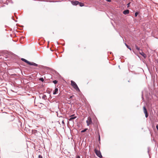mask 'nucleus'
<instances>
[{
	"mask_svg": "<svg viewBox=\"0 0 158 158\" xmlns=\"http://www.w3.org/2000/svg\"><path fill=\"white\" fill-rule=\"evenodd\" d=\"M21 60L24 62L25 63H27V64L30 65H33L37 67L38 66V64L34 63V62H30L27 60L23 58H21Z\"/></svg>",
	"mask_w": 158,
	"mask_h": 158,
	"instance_id": "obj_1",
	"label": "nucleus"
},
{
	"mask_svg": "<svg viewBox=\"0 0 158 158\" xmlns=\"http://www.w3.org/2000/svg\"><path fill=\"white\" fill-rule=\"evenodd\" d=\"M71 84L73 88L77 91H80V90L79 88L77 85L74 81L72 80L71 81Z\"/></svg>",
	"mask_w": 158,
	"mask_h": 158,
	"instance_id": "obj_2",
	"label": "nucleus"
},
{
	"mask_svg": "<svg viewBox=\"0 0 158 158\" xmlns=\"http://www.w3.org/2000/svg\"><path fill=\"white\" fill-rule=\"evenodd\" d=\"M95 152L96 155L100 158H102V155L100 151L97 150L96 149L94 150Z\"/></svg>",
	"mask_w": 158,
	"mask_h": 158,
	"instance_id": "obj_3",
	"label": "nucleus"
},
{
	"mask_svg": "<svg viewBox=\"0 0 158 158\" xmlns=\"http://www.w3.org/2000/svg\"><path fill=\"white\" fill-rule=\"evenodd\" d=\"M86 123H87V125L89 126L92 123V120L91 117H88V119L86 121Z\"/></svg>",
	"mask_w": 158,
	"mask_h": 158,
	"instance_id": "obj_4",
	"label": "nucleus"
},
{
	"mask_svg": "<svg viewBox=\"0 0 158 158\" xmlns=\"http://www.w3.org/2000/svg\"><path fill=\"white\" fill-rule=\"evenodd\" d=\"M69 1L71 2V4L73 6H77L79 3V2L77 1H72L69 0Z\"/></svg>",
	"mask_w": 158,
	"mask_h": 158,
	"instance_id": "obj_5",
	"label": "nucleus"
},
{
	"mask_svg": "<svg viewBox=\"0 0 158 158\" xmlns=\"http://www.w3.org/2000/svg\"><path fill=\"white\" fill-rule=\"evenodd\" d=\"M139 53L142 55L144 58H145L147 57V56L146 54L143 52L141 50L139 52Z\"/></svg>",
	"mask_w": 158,
	"mask_h": 158,
	"instance_id": "obj_6",
	"label": "nucleus"
},
{
	"mask_svg": "<svg viewBox=\"0 0 158 158\" xmlns=\"http://www.w3.org/2000/svg\"><path fill=\"white\" fill-rule=\"evenodd\" d=\"M74 115H75L74 114H73L71 115L70 116V118L69 119V120L70 121H72V120H73L74 119H75L77 118V117L75 116Z\"/></svg>",
	"mask_w": 158,
	"mask_h": 158,
	"instance_id": "obj_7",
	"label": "nucleus"
},
{
	"mask_svg": "<svg viewBox=\"0 0 158 158\" xmlns=\"http://www.w3.org/2000/svg\"><path fill=\"white\" fill-rule=\"evenodd\" d=\"M129 10L128 9H127L126 10H124L123 12V14L125 15H127L129 13Z\"/></svg>",
	"mask_w": 158,
	"mask_h": 158,
	"instance_id": "obj_8",
	"label": "nucleus"
},
{
	"mask_svg": "<svg viewBox=\"0 0 158 158\" xmlns=\"http://www.w3.org/2000/svg\"><path fill=\"white\" fill-rule=\"evenodd\" d=\"M41 97L44 100H46L47 99V96L45 95L42 94V95H40V97L41 98Z\"/></svg>",
	"mask_w": 158,
	"mask_h": 158,
	"instance_id": "obj_9",
	"label": "nucleus"
},
{
	"mask_svg": "<svg viewBox=\"0 0 158 158\" xmlns=\"http://www.w3.org/2000/svg\"><path fill=\"white\" fill-rule=\"evenodd\" d=\"M58 91V88H56L55 89V90L53 91V94L55 95L57 94Z\"/></svg>",
	"mask_w": 158,
	"mask_h": 158,
	"instance_id": "obj_10",
	"label": "nucleus"
},
{
	"mask_svg": "<svg viewBox=\"0 0 158 158\" xmlns=\"http://www.w3.org/2000/svg\"><path fill=\"white\" fill-rule=\"evenodd\" d=\"M80 6L82 7L84 6V4L81 2H79V3H78V4Z\"/></svg>",
	"mask_w": 158,
	"mask_h": 158,
	"instance_id": "obj_11",
	"label": "nucleus"
},
{
	"mask_svg": "<svg viewBox=\"0 0 158 158\" xmlns=\"http://www.w3.org/2000/svg\"><path fill=\"white\" fill-rule=\"evenodd\" d=\"M143 110L144 113V114L148 113L147 109L145 106H143Z\"/></svg>",
	"mask_w": 158,
	"mask_h": 158,
	"instance_id": "obj_12",
	"label": "nucleus"
},
{
	"mask_svg": "<svg viewBox=\"0 0 158 158\" xmlns=\"http://www.w3.org/2000/svg\"><path fill=\"white\" fill-rule=\"evenodd\" d=\"M38 132L37 130H32V134H35L36 133Z\"/></svg>",
	"mask_w": 158,
	"mask_h": 158,
	"instance_id": "obj_13",
	"label": "nucleus"
},
{
	"mask_svg": "<svg viewBox=\"0 0 158 158\" xmlns=\"http://www.w3.org/2000/svg\"><path fill=\"white\" fill-rule=\"evenodd\" d=\"M125 45L128 48L130 49L131 51V48L130 46L128 45L126 43H125Z\"/></svg>",
	"mask_w": 158,
	"mask_h": 158,
	"instance_id": "obj_14",
	"label": "nucleus"
},
{
	"mask_svg": "<svg viewBox=\"0 0 158 158\" xmlns=\"http://www.w3.org/2000/svg\"><path fill=\"white\" fill-rule=\"evenodd\" d=\"M135 48L139 52L141 50L139 48V47L137 45H135Z\"/></svg>",
	"mask_w": 158,
	"mask_h": 158,
	"instance_id": "obj_15",
	"label": "nucleus"
},
{
	"mask_svg": "<svg viewBox=\"0 0 158 158\" xmlns=\"http://www.w3.org/2000/svg\"><path fill=\"white\" fill-rule=\"evenodd\" d=\"M139 14V12L138 11H136L135 14V16L136 17Z\"/></svg>",
	"mask_w": 158,
	"mask_h": 158,
	"instance_id": "obj_16",
	"label": "nucleus"
},
{
	"mask_svg": "<svg viewBox=\"0 0 158 158\" xmlns=\"http://www.w3.org/2000/svg\"><path fill=\"white\" fill-rule=\"evenodd\" d=\"M98 141H99V143H100V134H99V132H98Z\"/></svg>",
	"mask_w": 158,
	"mask_h": 158,
	"instance_id": "obj_17",
	"label": "nucleus"
},
{
	"mask_svg": "<svg viewBox=\"0 0 158 158\" xmlns=\"http://www.w3.org/2000/svg\"><path fill=\"white\" fill-rule=\"evenodd\" d=\"M88 130V129L87 128H85V129H84V130H82L81 131V133H83V132H85L87 130Z\"/></svg>",
	"mask_w": 158,
	"mask_h": 158,
	"instance_id": "obj_18",
	"label": "nucleus"
},
{
	"mask_svg": "<svg viewBox=\"0 0 158 158\" xmlns=\"http://www.w3.org/2000/svg\"><path fill=\"white\" fill-rule=\"evenodd\" d=\"M39 80L41 81L42 82H43L44 81V78L43 77H40L39 78Z\"/></svg>",
	"mask_w": 158,
	"mask_h": 158,
	"instance_id": "obj_19",
	"label": "nucleus"
},
{
	"mask_svg": "<svg viewBox=\"0 0 158 158\" xmlns=\"http://www.w3.org/2000/svg\"><path fill=\"white\" fill-rule=\"evenodd\" d=\"M53 82L55 84H56L57 82H58V81L56 80H54L53 81Z\"/></svg>",
	"mask_w": 158,
	"mask_h": 158,
	"instance_id": "obj_20",
	"label": "nucleus"
},
{
	"mask_svg": "<svg viewBox=\"0 0 158 158\" xmlns=\"http://www.w3.org/2000/svg\"><path fill=\"white\" fill-rule=\"evenodd\" d=\"M74 97V96L73 95L70 96L69 98H68V99H72L73 97Z\"/></svg>",
	"mask_w": 158,
	"mask_h": 158,
	"instance_id": "obj_21",
	"label": "nucleus"
},
{
	"mask_svg": "<svg viewBox=\"0 0 158 158\" xmlns=\"http://www.w3.org/2000/svg\"><path fill=\"white\" fill-rule=\"evenodd\" d=\"M148 153L149 155L150 156V154H149V151L150 150V148L149 147H148Z\"/></svg>",
	"mask_w": 158,
	"mask_h": 158,
	"instance_id": "obj_22",
	"label": "nucleus"
},
{
	"mask_svg": "<svg viewBox=\"0 0 158 158\" xmlns=\"http://www.w3.org/2000/svg\"><path fill=\"white\" fill-rule=\"evenodd\" d=\"M130 4H131V2H129V3H128L127 4V8H128V7H129L130 6Z\"/></svg>",
	"mask_w": 158,
	"mask_h": 158,
	"instance_id": "obj_23",
	"label": "nucleus"
},
{
	"mask_svg": "<svg viewBox=\"0 0 158 158\" xmlns=\"http://www.w3.org/2000/svg\"><path fill=\"white\" fill-rule=\"evenodd\" d=\"M145 116L146 117V118H147L148 117V113H145Z\"/></svg>",
	"mask_w": 158,
	"mask_h": 158,
	"instance_id": "obj_24",
	"label": "nucleus"
},
{
	"mask_svg": "<svg viewBox=\"0 0 158 158\" xmlns=\"http://www.w3.org/2000/svg\"><path fill=\"white\" fill-rule=\"evenodd\" d=\"M38 158H43V156L41 155H39Z\"/></svg>",
	"mask_w": 158,
	"mask_h": 158,
	"instance_id": "obj_25",
	"label": "nucleus"
},
{
	"mask_svg": "<svg viewBox=\"0 0 158 158\" xmlns=\"http://www.w3.org/2000/svg\"><path fill=\"white\" fill-rule=\"evenodd\" d=\"M76 158H80V156H77Z\"/></svg>",
	"mask_w": 158,
	"mask_h": 158,
	"instance_id": "obj_26",
	"label": "nucleus"
},
{
	"mask_svg": "<svg viewBox=\"0 0 158 158\" xmlns=\"http://www.w3.org/2000/svg\"><path fill=\"white\" fill-rule=\"evenodd\" d=\"M156 127L158 131V124H157L156 126Z\"/></svg>",
	"mask_w": 158,
	"mask_h": 158,
	"instance_id": "obj_27",
	"label": "nucleus"
},
{
	"mask_svg": "<svg viewBox=\"0 0 158 158\" xmlns=\"http://www.w3.org/2000/svg\"><path fill=\"white\" fill-rule=\"evenodd\" d=\"M106 1L107 2H111V0H106Z\"/></svg>",
	"mask_w": 158,
	"mask_h": 158,
	"instance_id": "obj_28",
	"label": "nucleus"
},
{
	"mask_svg": "<svg viewBox=\"0 0 158 158\" xmlns=\"http://www.w3.org/2000/svg\"><path fill=\"white\" fill-rule=\"evenodd\" d=\"M142 98L143 99L144 98H143V94H142Z\"/></svg>",
	"mask_w": 158,
	"mask_h": 158,
	"instance_id": "obj_29",
	"label": "nucleus"
},
{
	"mask_svg": "<svg viewBox=\"0 0 158 158\" xmlns=\"http://www.w3.org/2000/svg\"><path fill=\"white\" fill-rule=\"evenodd\" d=\"M62 123H64V121H62Z\"/></svg>",
	"mask_w": 158,
	"mask_h": 158,
	"instance_id": "obj_30",
	"label": "nucleus"
},
{
	"mask_svg": "<svg viewBox=\"0 0 158 158\" xmlns=\"http://www.w3.org/2000/svg\"><path fill=\"white\" fill-rule=\"evenodd\" d=\"M48 44H49V41H48Z\"/></svg>",
	"mask_w": 158,
	"mask_h": 158,
	"instance_id": "obj_31",
	"label": "nucleus"
},
{
	"mask_svg": "<svg viewBox=\"0 0 158 158\" xmlns=\"http://www.w3.org/2000/svg\"><path fill=\"white\" fill-rule=\"evenodd\" d=\"M15 22H17V20H15Z\"/></svg>",
	"mask_w": 158,
	"mask_h": 158,
	"instance_id": "obj_32",
	"label": "nucleus"
},
{
	"mask_svg": "<svg viewBox=\"0 0 158 158\" xmlns=\"http://www.w3.org/2000/svg\"><path fill=\"white\" fill-rule=\"evenodd\" d=\"M21 27H23V26H21Z\"/></svg>",
	"mask_w": 158,
	"mask_h": 158,
	"instance_id": "obj_33",
	"label": "nucleus"
},
{
	"mask_svg": "<svg viewBox=\"0 0 158 158\" xmlns=\"http://www.w3.org/2000/svg\"><path fill=\"white\" fill-rule=\"evenodd\" d=\"M118 67H119V68H120V66H118Z\"/></svg>",
	"mask_w": 158,
	"mask_h": 158,
	"instance_id": "obj_34",
	"label": "nucleus"
}]
</instances>
